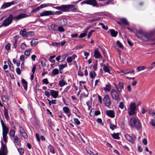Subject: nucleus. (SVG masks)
Segmentation results:
<instances>
[{
    "instance_id": "1",
    "label": "nucleus",
    "mask_w": 155,
    "mask_h": 155,
    "mask_svg": "<svg viewBox=\"0 0 155 155\" xmlns=\"http://www.w3.org/2000/svg\"><path fill=\"white\" fill-rule=\"evenodd\" d=\"M28 16L26 14L24 13H21L19 15L14 17L12 14H11L7 18L3 21L2 25L7 27L12 23L13 20L17 21L20 19L25 18Z\"/></svg>"
},
{
    "instance_id": "2",
    "label": "nucleus",
    "mask_w": 155,
    "mask_h": 155,
    "mask_svg": "<svg viewBox=\"0 0 155 155\" xmlns=\"http://www.w3.org/2000/svg\"><path fill=\"white\" fill-rule=\"evenodd\" d=\"M138 38L143 41H153L155 38L152 37V34L146 32H143L141 31H139L136 34Z\"/></svg>"
},
{
    "instance_id": "3",
    "label": "nucleus",
    "mask_w": 155,
    "mask_h": 155,
    "mask_svg": "<svg viewBox=\"0 0 155 155\" xmlns=\"http://www.w3.org/2000/svg\"><path fill=\"white\" fill-rule=\"evenodd\" d=\"M130 124L132 127H135L139 129L141 127V124L138 118L132 117L130 119Z\"/></svg>"
},
{
    "instance_id": "4",
    "label": "nucleus",
    "mask_w": 155,
    "mask_h": 155,
    "mask_svg": "<svg viewBox=\"0 0 155 155\" xmlns=\"http://www.w3.org/2000/svg\"><path fill=\"white\" fill-rule=\"evenodd\" d=\"M61 12L59 11L54 12L51 11H45L43 12L40 14V16L42 17L44 16H48L50 15H59Z\"/></svg>"
},
{
    "instance_id": "5",
    "label": "nucleus",
    "mask_w": 155,
    "mask_h": 155,
    "mask_svg": "<svg viewBox=\"0 0 155 155\" xmlns=\"http://www.w3.org/2000/svg\"><path fill=\"white\" fill-rule=\"evenodd\" d=\"M111 95L113 99L117 101V102L120 101V97L118 93L114 89H112L111 92Z\"/></svg>"
},
{
    "instance_id": "6",
    "label": "nucleus",
    "mask_w": 155,
    "mask_h": 155,
    "mask_svg": "<svg viewBox=\"0 0 155 155\" xmlns=\"http://www.w3.org/2000/svg\"><path fill=\"white\" fill-rule=\"evenodd\" d=\"M103 101L104 104L108 108L110 107L111 104V101L108 94L105 95L103 98Z\"/></svg>"
},
{
    "instance_id": "7",
    "label": "nucleus",
    "mask_w": 155,
    "mask_h": 155,
    "mask_svg": "<svg viewBox=\"0 0 155 155\" xmlns=\"http://www.w3.org/2000/svg\"><path fill=\"white\" fill-rule=\"evenodd\" d=\"M136 105L134 103L131 104L130 106L129 110L128 113L130 115H134L135 113Z\"/></svg>"
},
{
    "instance_id": "8",
    "label": "nucleus",
    "mask_w": 155,
    "mask_h": 155,
    "mask_svg": "<svg viewBox=\"0 0 155 155\" xmlns=\"http://www.w3.org/2000/svg\"><path fill=\"white\" fill-rule=\"evenodd\" d=\"M1 122L2 128V134H8V128L6 126L2 119H1Z\"/></svg>"
},
{
    "instance_id": "9",
    "label": "nucleus",
    "mask_w": 155,
    "mask_h": 155,
    "mask_svg": "<svg viewBox=\"0 0 155 155\" xmlns=\"http://www.w3.org/2000/svg\"><path fill=\"white\" fill-rule=\"evenodd\" d=\"M20 35H22L23 36H31L33 35V33L32 32H26V30L25 29H23V30H21L20 32Z\"/></svg>"
},
{
    "instance_id": "10",
    "label": "nucleus",
    "mask_w": 155,
    "mask_h": 155,
    "mask_svg": "<svg viewBox=\"0 0 155 155\" xmlns=\"http://www.w3.org/2000/svg\"><path fill=\"white\" fill-rule=\"evenodd\" d=\"M73 6L72 5H62L61 11L65 12L69 11V8Z\"/></svg>"
},
{
    "instance_id": "11",
    "label": "nucleus",
    "mask_w": 155,
    "mask_h": 155,
    "mask_svg": "<svg viewBox=\"0 0 155 155\" xmlns=\"http://www.w3.org/2000/svg\"><path fill=\"white\" fill-rule=\"evenodd\" d=\"M20 134L25 139H27L28 136L24 129L21 126L19 127Z\"/></svg>"
},
{
    "instance_id": "12",
    "label": "nucleus",
    "mask_w": 155,
    "mask_h": 155,
    "mask_svg": "<svg viewBox=\"0 0 155 155\" xmlns=\"http://www.w3.org/2000/svg\"><path fill=\"white\" fill-rule=\"evenodd\" d=\"M116 87L118 92L120 93L122 90L124 89V84L122 82L119 83L117 85H116Z\"/></svg>"
},
{
    "instance_id": "13",
    "label": "nucleus",
    "mask_w": 155,
    "mask_h": 155,
    "mask_svg": "<svg viewBox=\"0 0 155 155\" xmlns=\"http://www.w3.org/2000/svg\"><path fill=\"white\" fill-rule=\"evenodd\" d=\"M15 3V2L14 1H12L11 2H5L3 3V5L2 6L1 8L2 9H5L14 4Z\"/></svg>"
},
{
    "instance_id": "14",
    "label": "nucleus",
    "mask_w": 155,
    "mask_h": 155,
    "mask_svg": "<svg viewBox=\"0 0 155 155\" xmlns=\"http://www.w3.org/2000/svg\"><path fill=\"white\" fill-rule=\"evenodd\" d=\"M6 149V146L3 143H2V147L0 150V155H5V153Z\"/></svg>"
},
{
    "instance_id": "15",
    "label": "nucleus",
    "mask_w": 155,
    "mask_h": 155,
    "mask_svg": "<svg viewBox=\"0 0 155 155\" xmlns=\"http://www.w3.org/2000/svg\"><path fill=\"white\" fill-rule=\"evenodd\" d=\"M103 69L105 72H107L110 74H111L110 72L111 69L110 67L108 65V64H104L103 66Z\"/></svg>"
},
{
    "instance_id": "16",
    "label": "nucleus",
    "mask_w": 155,
    "mask_h": 155,
    "mask_svg": "<svg viewBox=\"0 0 155 155\" xmlns=\"http://www.w3.org/2000/svg\"><path fill=\"white\" fill-rule=\"evenodd\" d=\"M94 56L96 58H101L102 57V55L101 54L100 52L99 51L98 49H96L94 51Z\"/></svg>"
},
{
    "instance_id": "17",
    "label": "nucleus",
    "mask_w": 155,
    "mask_h": 155,
    "mask_svg": "<svg viewBox=\"0 0 155 155\" xmlns=\"http://www.w3.org/2000/svg\"><path fill=\"white\" fill-rule=\"evenodd\" d=\"M125 137L126 139L130 142L132 143H134L135 138L132 137L127 134H125Z\"/></svg>"
},
{
    "instance_id": "18",
    "label": "nucleus",
    "mask_w": 155,
    "mask_h": 155,
    "mask_svg": "<svg viewBox=\"0 0 155 155\" xmlns=\"http://www.w3.org/2000/svg\"><path fill=\"white\" fill-rule=\"evenodd\" d=\"M106 115L111 118H114L115 116V113L114 110H108L107 111Z\"/></svg>"
},
{
    "instance_id": "19",
    "label": "nucleus",
    "mask_w": 155,
    "mask_h": 155,
    "mask_svg": "<svg viewBox=\"0 0 155 155\" xmlns=\"http://www.w3.org/2000/svg\"><path fill=\"white\" fill-rule=\"evenodd\" d=\"M48 90L50 91L51 95L54 98H56L58 95V92L54 90H51L49 89Z\"/></svg>"
},
{
    "instance_id": "20",
    "label": "nucleus",
    "mask_w": 155,
    "mask_h": 155,
    "mask_svg": "<svg viewBox=\"0 0 155 155\" xmlns=\"http://www.w3.org/2000/svg\"><path fill=\"white\" fill-rule=\"evenodd\" d=\"M60 25L62 26H65L67 25V20L66 19L64 18L61 19L60 20Z\"/></svg>"
},
{
    "instance_id": "21",
    "label": "nucleus",
    "mask_w": 155,
    "mask_h": 155,
    "mask_svg": "<svg viewBox=\"0 0 155 155\" xmlns=\"http://www.w3.org/2000/svg\"><path fill=\"white\" fill-rule=\"evenodd\" d=\"M87 4H89L93 5V6H95L97 5V3L95 0H87Z\"/></svg>"
},
{
    "instance_id": "22",
    "label": "nucleus",
    "mask_w": 155,
    "mask_h": 155,
    "mask_svg": "<svg viewBox=\"0 0 155 155\" xmlns=\"http://www.w3.org/2000/svg\"><path fill=\"white\" fill-rule=\"evenodd\" d=\"M21 82L25 90H26L27 89L28 83L24 79H22Z\"/></svg>"
},
{
    "instance_id": "23",
    "label": "nucleus",
    "mask_w": 155,
    "mask_h": 155,
    "mask_svg": "<svg viewBox=\"0 0 155 155\" xmlns=\"http://www.w3.org/2000/svg\"><path fill=\"white\" fill-rule=\"evenodd\" d=\"M110 34L113 37H116L118 34L117 31H116L114 29H111L110 30Z\"/></svg>"
},
{
    "instance_id": "24",
    "label": "nucleus",
    "mask_w": 155,
    "mask_h": 155,
    "mask_svg": "<svg viewBox=\"0 0 155 155\" xmlns=\"http://www.w3.org/2000/svg\"><path fill=\"white\" fill-rule=\"evenodd\" d=\"M48 148L50 152L54 154L55 153L54 147L51 145H49L48 146Z\"/></svg>"
},
{
    "instance_id": "25",
    "label": "nucleus",
    "mask_w": 155,
    "mask_h": 155,
    "mask_svg": "<svg viewBox=\"0 0 155 155\" xmlns=\"http://www.w3.org/2000/svg\"><path fill=\"white\" fill-rule=\"evenodd\" d=\"M4 115L6 119L7 120H8V119L9 118V117L8 115V111L7 109H5V107H4Z\"/></svg>"
},
{
    "instance_id": "26",
    "label": "nucleus",
    "mask_w": 155,
    "mask_h": 155,
    "mask_svg": "<svg viewBox=\"0 0 155 155\" xmlns=\"http://www.w3.org/2000/svg\"><path fill=\"white\" fill-rule=\"evenodd\" d=\"M113 138L114 139L118 140L120 139V137L119 136L118 133H114L111 134Z\"/></svg>"
},
{
    "instance_id": "27",
    "label": "nucleus",
    "mask_w": 155,
    "mask_h": 155,
    "mask_svg": "<svg viewBox=\"0 0 155 155\" xmlns=\"http://www.w3.org/2000/svg\"><path fill=\"white\" fill-rule=\"evenodd\" d=\"M59 73V72L58 69L56 68L53 69L51 72V74L53 76L58 74Z\"/></svg>"
},
{
    "instance_id": "28",
    "label": "nucleus",
    "mask_w": 155,
    "mask_h": 155,
    "mask_svg": "<svg viewBox=\"0 0 155 155\" xmlns=\"http://www.w3.org/2000/svg\"><path fill=\"white\" fill-rule=\"evenodd\" d=\"M37 40L35 39H33L31 42V45L32 46H35L37 43Z\"/></svg>"
},
{
    "instance_id": "29",
    "label": "nucleus",
    "mask_w": 155,
    "mask_h": 155,
    "mask_svg": "<svg viewBox=\"0 0 155 155\" xmlns=\"http://www.w3.org/2000/svg\"><path fill=\"white\" fill-rule=\"evenodd\" d=\"M90 76L91 78H94L96 76L95 72L94 71H91L90 73Z\"/></svg>"
},
{
    "instance_id": "30",
    "label": "nucleus",
    "mask_w": 155,
    "mask_h": 155,
    "mask_svg": "<svg viewBox=\"0 0 155 155\" xmlns=\"http://www.w3.org/2000/svg\"><path fill=\"white\" fill-rule=\"evenodd\" d=\"M52 5L49 4V3L44 4L41 5L39 6L40 9L43 8L45 7H46L49 6H51Z\"/></svg>"
},
{
    "instance_id": "31",
    "label": "nucleus",
    "mask_w": 155,
    "mask_h": 155,
    "mask_svg": "<svg viewBox=\"0 0 155 155\" xmlns=\"http://www.w3.org/2000/svg\"><path fill=\"white\" fill-rule=\"evenodd\" d=\"M66 84L65 81L63 80H60L59 82V85L61 87H62Z\"/></svg>"
},
{
    "instance_id": "32",
    "label": "nucleus",
    "mask_w": 155,
    "mask_h": 155,
    "mask_svg": "<svg viewBox=\"0 0 155 155\" xmlns=\"http://www.w3.org/2000/svg\"><path fill=\"white\" fill-rule=\"evenodd\" d=\"M121 21L125 25H128L129 23L126 19L123 18L120 19Z\"/></svg>"
},
{
    "instance_id": "33",
    "label": "nucleus",
    "mask_w": 155,
    "mask_h": 155,
    "mask_svg": "<svg viewBox=\"0 0 155 155\" xmlns=\"http://www.w3.org/2000/svg\"><path fill=\"white\" fill-rule=\"evenodd\" d=\"M72 5L73 6H72L71 8H69V11H71L74 12H78V9L74 7V5Z\"/></svg>"
},
{
    "instance_id": "34",
    "label": "nucleus",
    "mask_w": 155,
    "mask_h": 155,
    "mask_svg": "<svg viewBox=\"0 0 155 155\" xmlns=\"http://www.w3.org/2000/svg\"><path fill=\"white\" fill-rule=\"evenodd\" d=\"M55 56V55H53L50 56L49 60L51 63H54L55 62V60L53 59L54 58Z\"/></svg>"
},
{
    "instance_id": "35",
    "label": "nucleus",
    "mask_w": 155,
    "mask_h": 155,
    "mask_svg": "<svg viewBox=\"0 0 155 155\" xmlns=\"http://www.w3.org/2000/svg\"><path fill=\"white\" fill-rule=\"evenodd\" d=\"M63 110L66 113L68 114L70 113L69 108L66 107H63Z\"/></svg>"
},
{
    "instance_id": "36",
    "label": "nucleus",
    "mask_w": 155,
    "mask_h": 155,
    "mask_svg": "<svg viewBox=\"0 0 155 155\" xmlns=\"http://www.w3.org/2000/svg\"><path fill=\"white\" fill-rule=\"evenodd\" d=\"M47 100L49 102V104L50 105H51V104H56V100H52L51 101L50 100H49L48 99H47Z\"/></svg>"
},
{
    "instance_id": "37",
    "label": "nucleus",
    "mask_w": 155,
    "mask_h": 155,
    "mask_svg": "<svg viewBox=\"0 0 155 155\" xmlns=\"http://www.w3.org/2000/svg\"><path fill=\"white\" fill-rule=\"evenodd\" d=\"M51 28L54 31H56L57 30V26L56 25L52 24L51 25Z\"/></svg>"
},
{
    "instance_id": "38",
    "label": "nucleus",
    "mask_w": 155,
    "mask_h": 155,
    "mask_svg": "<svg viewBox=\"0 0 155 155\" xmlns=\"http://www.w3.org/2000/svg\"><path fill=\"white\" fill-rule=\"evenodd\" d=\"M104 90L105 91H110V84L106 85V87L104 88Z\"/></svg>"
},
{
    "instance_id": "39",
    "label": "nucleus",
    "mask_w": 155,
    "mask_h": 155,
    "mask_svg": "<svg viewBox=\"0 0 155 155\" xmlns=\"http://www.w3.org/2000/svg\"><path fill=\"white\" fill-rule=\"evenodd\" d=\"M9 136L10 137H13L15 136V132L14 130H11L9 132Z\"/></svg>"
},
{
    "instance_id": "40",
    "label": "nucleus",
    "mask_w": 155,
    "mask_h": 155,
    "mask_svg": "<svg viewBox=\"0 0 155 155\" xmlns=\"http://www.w3.org/2000/svg\"><path fill=\"white\" fill-rule=\"evenodd\" d=\"M110 127L112 130H113L114 129H116L117 127L116 125L110 123Z\"/></svg>"
},
{
    "instance_id": "41",
    "label": "nucleus",
    "mask_w": 155,
    "mask_h": 155,
    "mask_svg": "<svg viewBox=\"0 0 155 155\" xmlns=\"http://www.w3.org/2000/svg\"><path fill=\"white\" fill-rule=\"evenodd\" d=\"M145 68V67L144 66H140L138 67L137 68V71H140L144 70Z\"/></svg>"
},
{
    "instance_id": "42",
    "label": "nucleus",
    "mask_w": 155,
    "mask_h": 155,
    "mask_svg": "<svg viewBox=\"0 0 155 155\" xmlns=\"http://www.w3.org/2000/svg\"><path fill=\"white\" fill-rule=\"evenodd\" d=\"M14 137V142L15 143H17L20 140L17 136H15Z\"/></svg>"
},
{
    "instance_id": "43",
    "label": "nucleus",
    "mask_w": 155,
    "mask_h": 155,
    "mask_svg": "<svg viewBox=\"0 0 155 155\" xmlns=\"http://www.w3.org/2000/svg\"><path fill=\"white\" fill-rule=\"evenodd\" d=\"M18 151L21 155H23L24 153V150L22 148H19L18 149Z\"/></svg>"
},
{
    "instance_id": "44",
    "label": "nucleus",
    "mask_w": 155,
    "mask_h": 155,
    "mask_svg": "<svg viewBox=\"0 0 155 155\" xmlns=\"http://www.w3.org/2000/svg\"><path fill=\"white\" fill-rule=\"evenodd\" d=\"M58 31L61 32H64L65 31V29L63 28L62 26H60L58 27Z\"/></svg>"
},
{
    "instance_id": "45",
    "label": "nucleus",
    "mask_w": 155,
    "mask_h": 155,
    "mask_svg": "<svg viewBox=\"0 0 155 155\" xmlns=\"http://www.w3.org/2000/svg\"><path fill=\"white\" fill-rule=\"evenodd\" d=\"M67 66V64H61L59 65V70H62L65 67Z\"/></svg>"
},
{
    "instance_id": "46",
    "label": "nucleus",
    "mask_w": 155,
    "mask_h": 155,
    "mask_svg": "<svg viewBox=\"0 0 155 155\" xmlns=\"http://www.w3.org/2000/svg\"><path fill=\"white\" fill-rule=\"evenodd\" d=\"M117 44L120 48H124L123 45L119 41H117Z\"/></svg>"
},
{
    "instance_id": "47",
    "label": "nucleus",
    "mask_w": 155,
    "mask_h": 155,
    "mask_svg": "<svg viewBox=\"0 0 155 155\" xmlns=\"http://www.w3.org/2000/svg\"><path fill=\"white\" fill-rule=\"evenodd\" d=\"M2 100L5 102H7L8 101V98L5 96H2Z\"/></svg>"
},
{
    "instance_id": "48",
    "label": "nucleus",
    "mask_w": 155,
    "mask_h": 155,
    "mask_svg": "<svg viewBox=\"0 0 155 155\" xmlns=\"http://www.w3.org/2000/svg\"><path fill=\"white\" fill-rule=\"evenodd\" d=\"M7 134H2L3 141L5 142H7L6 137Z\"/></svg>"
},
{
    "instance_id": "49",
    "label": "nucleus",
    "mask_w": 155,
    "mask_h": 155,
    "mask_svg": "<svg viewBox=\"0 0 155 155\" xmlns=\"http://www.w3.org/2000/svg\"><path fill=\"white\" fill-rule=\"evenodd\" d=\"M39 6H38L35 8V9H33L31 12H35L40 9Z\"/></svg>"
},
{
    "instance_id": "50",
    "label": "nucleus",
    "mask_w": 155,
    "mask_h": 155,
    "mask_svg": "<svg viewBox=\"0 0 155 155\" xmlns=\"http://www.w3.org/2000/svg\"><path fill=\"white\" fill-rule=\"evenodd\" d=\"M74 122L77 125H79L80 124V121L77 118H74Z\"/></svg>"
},
{
    "instance_id": "51",
    "label": "nucleus",
    "mask_w": 155,
    "mask_h": 155,
    "mask_svg": "<svg viewBox=\"0 0 155 155\" xmlns=\"http://www.w3.org/2000/svg\"><path fill=\"white\" fill-rule=\"evenodd\" d=\"M72 60V58L71 57V56H69L67 58V61L68 63H71Z\"/></svg>"
},
{
    "instance_id": "52",
    "label": "nucleus",
    "mask_w": 155,
    "mask_h": 155,
    "mask_svg": "<svg viewBox=\"0 0 155 155\" xmlns=\"http://www.w3.org/2000/svg\"><path fill=\"white\" fill-rule=\"evenodd\" d=\"M51 45L53 46L58 47L60 45V43L58 42H53L52 43Z\"/></svg>"
},
{
    "instance_id": "53",
    "label": "nucleus",
    "mask_w": 155,
    "mask_h": 155,
    "mask_svg": "<svg viewBox=\"0 0 155 155\" xmlns=\"http://www.w3.org/2000/svg\"><path fill=\"white\" fill-rule=\"evenodd\" d=\"M95 31V30H91V31H90L89 32V33H88V35H87V38H89L91 36L92 34V33L93 32H94Z\"/></svg>"
},
{
    "instance_id": "54",
    "label": "nucleus",
    "mask_w": 155,
    "mask_h": 155,
    "mask_svg": "<svg viewBox=\"0 0 155 155\" xmlns=\"http://www.w3.org/2000/svg\"><path fill=\"white\" fill-rule=\"evenodd\" d=\"M31 51L30 50H26L24 52V54L26 56H28L30 54Z\"/></svg>"
},
{
    "instance_id": "55",
    "label": "nucleus",
    "mask_w": 155,
    "mask_h": 155,
    "mask_svg": "<svg viewBox=\"0 0 155 155\" xmlns=\"http://www.w3.org/2000/svg\"><path fill=\"white\" fill-rule=\"evenodd\" d=\"M11 45L9 43L7 44L5 48L7 50H9L10 49Z\"/></svg>"
},
{
    "instance_id": "56",
    "label": "nucleus",
    "mask_w": 155,
    "mask_h": 155,
    "mask_svg": "<svg viewBox=\"0 0 155 155\" xmlns=\"http://www.w3.org/2000/svg\"><path fill=\"white\" fill-rule=\"evenodd\" d=\"M8 64L9 68L12 70V68L13 70L14 69L13 67L11 62L10 61H8Z\"/></svg>"
},
{
    "instance_id": "57",
    "label": "nucleus",
    "mask_w": 155,
    "mask_h": 155,
    "mask_svg": "<svg viewBox=\"0 0 155 155\" xmlns=\"http://www.w3.org/2000/svg\"><path fill=\"white\" fill-rule=\"evenodd\" d=\"M119 107L121 109H123L124 108V105L122 102H120V103Z\"/></svg>"
},
{
    "instance_id": "58",
    "label": "nucleus",
    "mask_w": 155,
    "mask_h": 155,
    "mask_svg": "<svg viewBox=\"0 0 155 155\" xmlns=\"http://www.w3.org/2000/svg\"><path fill=\"white\" fill-rule=\"evenodd\" d=\"M93 68L94 71H96L97 70V63H95L94 64L93 66Z\"/></svg>"
},
{
    "instance_id": "59",
    "label": "nucleus",
    "mask_w": 155,
    "mask_h": 155,
    "mask_svg": "<svg viewBox=\"0 0 155 155\" xmlns=\"http://www.w3.org/2000/svg\"><path fill=\"white\" fill-rule=\"evenodd\" d=\"M26 47V45L24 43H22L21 46V48L22 49H24Z\"/></svg>"
},
{
    "instance_id": "60",
    "label": "nucleus",
    "mask_w": 155,
    "mask_h": 155,
    "mask_svg": "<svg viewBox=\"0 0 155 155\" xmlns=\"http://www.w3.org/2000/svg\"><path fill=\"white\" fill-rule=\"evenodd\" d=\"M86 33H81L79 35V37L81 38H84L86 36Z\"/></svg>"
},
{
    "instance_id": "61",
    "label": "nucleus",
    "mask_w": 155,
    "mask_h": 155,
    "mask_svg": "<svg viewBox=\"0 0 155 155\" xmlns=\"http://www.w3.org/2000/svg\"><path fill=\"white\" fill-rule=\"evenodd\" d=\"M43 82L46 84H48L49 83L47 78L43 79Z\"/></svg>"
},
{
    "instance_id": "62",
    "label": "nucleus",
    "mask_w": 155,
    "mask_h": 155,
    "mask_svg": "<svg viewBox=\"0 0 155 155\" xmlns=\"http://www.w3.org/2000/svg\"><path fill=\"white\" fill-rule=\"evenodd\" d=\"M45 96H47L48 97H49L50 94V93L47 91H45Z\"/></svg>"
},
{
    "instance_id": "63",
    "label": "nucleus",
    "mask_w": 155,
    "mask_h": 155,
    "mask_svg": "<svg viewBox=\"0 0 155 155\" xmlns=\"http://www.w3.org/2000/svg\"><path fill=\"white\" fill-rule=\"evenodd\" d=\"M16 71L18 74L19 75L21 73V71L20 69L19 68H17L16 69Z\"/></svg>"
},
{
    "instance_id": "64",
    "label": "nucleus",
    "mask_w": 155,
    "mask_h": 155,
    "mask_svg": "<svg viewBox=\"0 0 155 155\" xmlns=\"http://www.w3.org/2000/svg\"><path fill=\"white\" fill-rule=\"evenodd\" d=\"M127 70L128 74L130 73H133L134 72V70L133 69H130Z\"/></svg>"
}]
</instances>
